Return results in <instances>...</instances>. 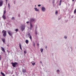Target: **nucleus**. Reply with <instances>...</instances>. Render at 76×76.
Masks as SVG:
<instances>
[{
  "label": "nucleus",
  "mask_w": 76,
  "mask_h": 76,
  "mask_svg": "<svg viewBox=\"0 0 76 76\" xmlns=\"http://www.w3.org/2000/svg\"><path fill=\"white\" fill-rule=\"evenodd\" d=\"M12 76H15V75H12Z\"/></svg>",
  "instance_id": "obj_46"
},
{
  "label": "nucleus",
  "mask_w": 76,
  "mask_h": 76,
  "mask_svg": "<svg viewBox=\"0 0 76 76\" xmlns=\"http://www.w3.org/2000/svg\"><path fill=\"white\" fill-rule=\"evenodd\" d=\"M76 9L74 11V13L75 14H76Z\"/></svg>",
  "instance_id": "obj_23"
},
{
  "label": "nucleus",
  "mask_w": 76,
  "mask_h": 76,
  "mask_svg": "<svg viewBox=\"0 0 76 76\" xmlns=\"http://www.w3.org/2000/svg\"><path fill=\"white\" fill-rule=\"evenodd\" d=\"M28 35L29 37H30V36H31V34L29 33H28Z\"/></svg>",
  "instance_id": "obj_30"
},
{
  "label": "nucleus",
  "mask_w": 76,
  "mask_h": 76,
  "mask_svg": "<svg viewBox=\"0 0 76 76\" xmlns=\"http://www.w3.org/2000/svg\"><path fill=\"white\" fill-rule=\"evenodd\" d=\"M57 72H60V70L58 69L57 71Z\"/></svg>",
  "instance_id": "obj_36"
},
{
  "label": "nucleus",
  "mask_w": 76,
  "mask_h": 76,
  "mask_svg": "<svg viewBox=\"0 0 76 76\" xmlns=\"http://www.w3.org/2000/svg\"><path fill=\"white\" fill-rule=\"evenodd\" d=\"M2 18H3L4 20H6V16H4V15L3 14V15L2 16Z\"/></svg>",
  "instance_id": "obj_9"
},
{
  "label": "nucleus",
  "mask_w": 76,
  "mask_h": 76,
  "mask_svg": "<svg viewBox=\"0 0 76 76\" xmlns=\"http://www.w3.org/2000/svg\"><path fill=\"white\" fill-rule=\"evenodd\" d=\"M37 45L38 46H39V43H37Z\"/></svg>",
  "instance_id": "obj_43"
},
{
  "label": "nucleus",
  "mask_w": 76,
  "mask_h": 76,
  "mask_svg": "<svg viewBox=\"0 0 76 76\" xmlns=\"http://www.w3.org/2000/svg\"><path fill=\"white\" fill-rule=\"evenodd\" d=\"M6 13V10H5L4 12V14Z\"/></svg>",
  "instance_id": "obj_26"
},
{
  "label": "nucleus",
  "mask_w": 76,
  "mask_h": 76,
  "mask_svg": "<svg viewBox=\"0 0 76 76\" xmlns=\"http://www.w3.org/2000/svg\"><path fill=\"white\" fill-rule=\"evenodd\" d=\"M11 19L15 20V17H12V18Z\"/></svg>",
  "instance_id": "obj_27"
},
{
  "label": "nucleus",
  "mask_w": 76,
  "mask_h": 76,
  "mask_svg": "<svg viewBox=\"0 0 76 76\" xmlns=\"http://www.w3.org/2000/svg\"><path fill=\"white\" fill-rule=\"evenodd\" d=\"M40 50L41 53H42L43 52V49H41Z\"/></svg>",
  "instance_id": "obj_21"
},
{
  "label": "nucleus",
  "mask_w": 76,
  "mask_h": 76,
  "mask_svg": "<svg viewBox=\"0 0 76 76\" xmlns=\"http://www.w3.org/2000/svg\"><path fill=\"white\" fill-rule=\"evenodd\" d=\"M41 5L40 4L38 5V7H40V6H41Z\"/></svg>",
  "instance_id": "obj_33"
},
{
  "label": "nucleus",
  "mask_w": 76,
  "mask_h": 76,
  "mask_svg": "<svg viewBox=\"0 0 76 76\" xmlns=\"http://www.w3.org/2000/svg\"><path fill=\"white\" fill-rule=\"evenodd\" d=\"M18 17H19V18H20V15H18Z\"/></svg>",
  "instance_id": "obj_34"
},
{
  "label": "nucleus",
  "mask_w": 76,
  "mask_h": 76,
  "mask_svg": "<svg viewBox=\"0 0 76 76\" xmlns=\"http://www.w3.org/2000/svg\"><path fill=\"white\" fill-rule=\"evenodd\" d=\"M42 10L43 12H45V8L44 7H43L42 8Z\"/></svg>",
  "instance_id": "obj_7"
},
{
  "label": "nucleus",
  "mask_w": 76,
  "mask_h": 76,
  "mask_svg": "<svg viewBox=\"0 0 76 76\" xmlns=\"http://www.w3.org/2000/svg\"><path fill=\"white\" fill-rule=\"evenodd\" d=\"M30 28H33V26H32V25L31 23H30Z\"/></svg>",
  "instance_id": "obj_18"
},
{
  "label": "nucleus",
  "mask_w": 76,
  "mask_h": 76,
  "mask_svg": "<svg viewBox=\"0 0 76 76\" xmlns=\"http://www.w3.org/2000/svg\"><path fill=\"white\" fill-rule=\"evenodd\" d=\"M34 62V61H32L31 62L33 66H35V63Z\"/></svg>",
  "instance_id": "obj_14"
},
{
  "label": "nucleus",
  "mask_w": 76,
  "mask_h": 76,
  "mask_svg": "<svg viewBox=\"0 0 76 76\" xmlns=\"http://www.w3.org/2000/svg\"><path fill=\"white\" fill-rule=\"evenodd\" d=\"M55 2V1H53V3H54Z\"/></svg>",
  "instance_id": "obj_35"
},
{
  "label": "nucleus",
  "mask_w": 76,
  "mask_h": 76,
  "mask_svg": "<svg viewBox=\"0 0 76 76\" xmlns=\"http://www.w3.org/2000/svg\"><path fill=\"white\" fill-rule=\"evenodd\" d=\"M3 1L2 0H0V7H1L3 6Z\"/></svg>",
  "instance_id": "obj_6"
},
{
  "label": "nucleus",
  "mask_w": 76,
  "mask_h": 76,
  "mask_svg": "<svg viewBox=\"0 0 76 76\" xmlns=\"http://www.w3.org/2000/svg\"><path fill=\"white\" fill-rule=\"evenodd\" d=\"M15 31H16V32H18V29H16L15 30Z\"/></svg>",
  "instance_id": "obj_25"
},
{
  "label": "nucleus",
  "mask_w": 76,
  "mask_h": 76,
  "mask_svg": "<svg viewBox=\"0 0 76 76\" xmlns=\"http://www.w3.org/2000/svg\"><path fill=\"white\" fill-rule=\"evenodd\" d=\"M2 33L3 34V36L4 37H6L7 31L4 30H3L2 31Z\"/></svg>",
  "instance_id": "obj_1"
},
{
  "label": "nucleus",
  "mask_w": 76,
  "mask_h": 76,
  "mask_svg": "<svg viewBox=\"0 0 76 76\" xmlns=\"http://www.w3.org/2000/svg\"><path fill=\"white\" fill-rule=\"evenodd\" d=\"M64 38L65 39H66L67 38V37H64Z\"/></svg>",
  "instance_id": "obj_39"
},
{
  "label": "nucleus",
  "mask_w": 76,
  "mask_h": 76,
  "mask_svg": "<svg viewBox=\"0 0 76 76\" xmlns=\"http://www.w3.org/2000/svg\"><path fill=\"white\" fill-rule=\"evenodd\" d=\"M1 50L2 51H4V53H5V50H4V49L2 47H1Z\"/></svg>",
  "instance_id": "obj_8"
},
{
  "label": "nucleus",
  "mask_w": 76,
  "mask_h": 76,
  "mask_svg": "<svg viewBox=\"0 0 76 76\" xmlns=\"http://www.w3.org/2000/svg\"><path fill=\"white\" fill-rule=\"evenodd\" d=\"M35 34H36L37 35L38 34V33H37V29H36V31L35 32Z\"/></svg>",
  "instance_id": "obj_24"
},
{
  "label": "nucleus",
  "mask_w": 76,
  "mask_h": 76,
  "mask_svg": "<svg viewBox=\"0 0 76 76\" xmlns=\"http://www.w3.org/2000/svg\"><path fill=\"white\" fill-rule=\"evenodd\" d=\"M24 54H26V51L25 50L24 51Z\"/></svg>",
  "instance_id": "obj_32"
},
{
  "label": "nucleus",
  "mask_w": 76,
  "mask_h": 76,
  "mask_svg": "<svg viewBox=\"0 0 76 76\" xmlns=\"http://www.w3.org/2000/svg\"><path fill=\"white\" fill-rule=\"evenodd\" d=\"M1 60V55H0V61Z\"/></svg>",
  "instance_id": "obj_31"
},
{
  "label": "nucleus",
  "mask_w": 76,
  "mask_h": 76,
  "mask_svg": "<svg viewBox=\"0 0 76 76\" xmlns=\"http://www.w3.org/2000/svg\"><path fill=\"white\" fill-rule=\"evenodd\" d=\"M25 41L26 43V44H28L29 43V41L28 40H26Z\"/></svg>",
  "instance_id": "obj_13"
},
{
  "label": "nucleus",
  "mask_w": 76,
  "mask_h": 76,
  "mask_svg": "<svg viewBox=\"0 0 76 76\" xmlns=\"http://www.w3.org/2000/svg\"><path fill=\"white\" fill-rule=\"evenodd\" d=\"M1 75H2V76H5V74H4V73L1 72Z\"/></svg>",
  "instance_id": "obj_15"
},
{
  "label": "nucleus",
  "mask_w": 76,
  "mask_h": 76,
  "mask_svg": "<svg viewBox=\"0 0 76 76\" xmlns=\"http://www.w3.org/2000/svg\"><path fill=\"white\" fill-rule=\"evenodd\" d=\"M32 28L30 27V30H32Z\"/></svg>",
  "instance_id": "obj_38"
},
{
  "label": "nucleus",
  "mask_w": 76,
  "mask_h": 76,
  "mask_svg": "<svg viewBox=\"0 0 76 76\" xmlns=\"http://www.w3.org/2000/svg\"><path fill=\"white\" fill-rule=\"evenodd\" d=\"M8 8H9V9H10V3H9L8 4Z\"/></svg>",
  "instance_id": "obj_19"
},
{
  "label": "nucleus",
  "mask_w": 76,
  "mask_h": 76,
  "mask_svg": "<svg viewBox=\"0 0 76 76\" xmlns=\"http://www.w3.org/2000/svg\"><path fill=\"white\" fill-rule=\"evenodd\" d=\"M5 3L6 4H7V0H5Z\"/></svg>",
  "instance_id": "obj_28"
},
{
  "label": "nucleus",
  "mask_w": 76,
  "mask_h": 76,
  "mask_svg": "<svg viewBox=\"0 0 76 76\" xmlns=\"http://www.w3.org/2000/svg\"><path fill=\"white\" fill-rule=\"evenodd\" d=\"M33 45L34 47H35V42L34 41H33Z\"/></svg>",
  "instance_id": "obj_22"
},
{
  "label": "nucleus",
  "mask_w": 76,
  "mask_h": 76,
  "mask_svg": "<svg viewBox=\"0 0 76 76\" xmlns=\"http://www.w3.org/2000/svg\"><path fill=\"white\" fill-rule=\"evenodd\" d=\"M26 23H29V21H27L26 22Z\"/></svg>",
  "instance_id": "obj_40"
},
{
  "label": "nucleus",
  "mask_w": 76,
  "mask_h": 76,
  "mask_svg": "<svg viewBox=\"0 0 76 76\" xmlns=\"http://www.w3.org/2000/svg\"><path fill=\"white\" fill-rule=\"evenodd\" d=\"M7 45V47H9V45Z\"/></svg>",
  "instance_id": "obj_41"
},
{
  "label": "nucleus",
  "mask_w": 76,
  "mask_h": 76,
  "mask_svg": "<svg viewBox=\"0 0 76 76\" xmlns=\"http://www.w3.org/2000/svg\"><path fill=\"white\" fill-rule=\"evenodd\" d=\"M40 63L42 64V62H41V61H40Z\"/></svg>",
  "instance_id": "obj_44"
},
{
  "label": "nucleus",
  "mask_w": 76,
  "mask_h": 76,
  "mask_svg": "<svg viewBox=\"0 0 76 76\" xmlns=\"http://www.w3.org/2000/svg\"><path fill=\"white\" fill-rule=\"evenodd\" d=\"M14 4H16V3L15 2V1H14Z\"/></svg>",
  "instance_id": "obj_37"
},
{
  "label": "nucleus",
  "mask_w": 76,
  "mask_h": 76,
  "mask_svg": "<svg viewBox=\"0 0 76 76\" xmlns=\"http://www.w3.org/2000/svg\"><path fill=\"white\" fill-rule=\"evenodd\" d=\"M36 21V20H35V19L33 18H30L29 20L30 23H32V22H34V21Z\"/></svg>",
  "instance_id": "obj_2"
},
{
  "label": "nucleus",
  "mask_w": 76,
  "mask_h": 76,
  "mask_svg": "<svg viewBox=\"0 0 76 76\" xmlns=\"http://www.w3.org/2000/svg\"><path fill=\"white\" fill-rule=\"evenodd\" d=\"M7 51H8V50H7Z\"/></svg>",
  "instance_id": "obj_50"
},
{
  "label": "nucleus",
  "mask_w": 76,
  "mask_h": 76,
  "mask_svg": "<svg viewBox=\"0 0 76 76\" xmlns=\"http://www.w3.org/2000/svg\"><path fill=\"white\" fill-rule=\"evenodd\" d=\"M2 41H3V43H5V44H6V42H5V39H2Z\"/></svg>",
  "instance_id": "obj_10"
},
{
  "label": "nucleus",
  "mask_w": 76,
  "mask_h": 76,
  "mask_svg": "<svg viewBox=\"0 0 76 76\" xmlns=\"http://www.w3.org/2000/svg\"><path fill=\"white\" fill-rule=\"evenodd\" d=\"M72 1H75V0H72Z\"/></svg>",
  "instance_id": "obj_45"
},
{
  "label": "nucleus",
  "mask_w": 76,
  "mask_h": 76,
  "mask_svg": "<svg viewBox=\"0 0 76 76\" xmlns=\"http://www.w3.org/2000/svg\"><path fill=\"white\" fill-rule=\"evenodd\" d=\"M35 7H36V5H35Z\"/></svg>",
  "instance_id": "obj_47"
},
{
  "label": "nucleus",
  "mask_w": 76,
  "mask_h": 76,
  "mask_svg": "<svg viewBox=\"0 0 76 76\" xmlns=\"http://www.w3.org/2000/svg\"><path fill=\"white\" fill-rule=\"evenodd\" d=\"M71 48H72V47H71Z\"/></svg>",
  "instance_id": "obj_48"
},
{
  "label": "nucleus",
  "mask_w": 76,
  "mask_h": 76,
  "mask_svg": "<svg viewBox=\"0 0 76 76\" xmlns=\"http://www.w3.org/2000/svg\"><path fill=\"white\" fill-rule=\"evenodd\" d=\"M29 38L30 39L31 41H32V36H30Z\"/></svg>",
  "instance_id": "obj_20"
},
{
  "label": "nucleus",
  "mask_w": 76,
  "mask_h": 76,
  "mask_svg": "<svg viewBox=\"0 0 76 76\" xmlns=\"http://www.w3.org/2000/svg\"><path fill=\"white\" fill-rule=\"evenodd\" d=\"M25 25H23L21 27V30L22 31H23L25 30Z\"/></svg>",
  "instance_id": "obj_5"
},
{
  "label": "nucleus",
  "mask_w": 76,
  "mask_h": 76,
  "mask_svg": "<svg viewBox=\"0 0 76 76\" xmlns=\"http://www.w3.org/2000/svg\"><path fill=\"white\" fill-rule=\"evenodd\" d=\"M19 47H20V50H22V47L21 46V44H20H20Z\"/></svg>",
  "instance_id": "obj_16"
},
{
  "label": "nucleus",
  "mask_w": 76,
  "mask_h": 76,
  "mask_svg": "<svg viewBox=\"0 0 76 76\" xmlns=\"http://www.w3.org/2000/svg\"><path fill=\"white\" fill-rule=\"evenodd\" d=\"M11 64H12V66L13 67H16V65H17L18 63L17 62H15L14 63L12 62Z\"/></svg>",
  "instance_id": "obj_3"
},
{
  "label": "nucleus",
  "mask_w": 76,
  "mask_h": 76,
  "mask_svg": "<svg viewBox=\"0 0 76 76\" xmlns=\"http://www.w3.org/2000/svg\"><path fill=\"white\" fill-rule=\"evenodd\" d=\"M56 15L58 14V12L57 11L56 12Z\"/></svg>",
  "instance_id": "obj_29"
},
{
  "label": "nucleus",
  "mask_w": 76,
  "mask_h": 76,
  "mask_svg": "<svg viewBox=\"0 0 76 76\" xmlns=\"http://www.w3.org/2000/svg\"><path fill=\"white\" fill-rule=\"evenodd\" d=\"M22 72H23V73H25L26 72V69H22Z\"/></svg>",
  "instance_id": "obj_11"
},
{
  "label": "nucleus",
  "mask_w": 76,
  "mask_h": 76,
  "mask_svg": "<svg viewBox=\"0 0 76 76\" xmlns=\"http://www.w3.org/2000/svg\"><path fill=\"white\" fill-rule=\"evenodd\" d=\"M16 75H18V74H16Z\"/></svg>",
  "instance_id": "obj_49"
},
{
  "label": "nucleus",
  "mask_w": 76,
  "mask_h": 76,
  "mask_svg": "<svg viewBox=\"0 0 76 76\" xmlns=\"http://www.w3.org/2000/svg\"><path fill=\"white\" fill-rule=\"evenodd\" d=\"M34 9H35V11H36V12H38L39 11V10H38V9H37V8L36 7L34 8Z\"/></svg>",
  "instance_id": "obj_12"
},
{
  "label": "nucleus",
  "mask_w": 76,
  "mask_h": 76,
  "mask_svg": "<svg viewBox=\"0 0 76 76\" xmlns=\"http://www.w3.org/2000/svg\"><path fill=\"white\" fill-rule=\"evenodd\" d=\"M7 32H8L9 35H10V36H11V37H13V33L11 32V31H8Z\"/></svg>",
  "instance_id": "obj_4"
},
{
  "label": "nucleus",
  "mask_w": 76,
  "mask_h": 76,
  "mask_svg": "<svg viewBox=\"0 0 76 76\" xmlns=\"http://www.w3.org/2000/svg\"><path fill=\"white\" fill-rule=\"evenodd\" d=\"M45 48H47V46H45Z\"/></svg>",
  "instance_id": "obj_42"
},
{
  "label": "nucleus",
  "mask_w": 76,
  "mask_h": 76,
  "mask_svg": "<svg viewBox=\"0 0 76 76\" xmlns=\"http://www.w3.org/2000/svg\"><path fill=\"white\" fill-rule=\"evenodd\" d=\"M62 1L61 0H60L59 4V6H61V2Z\"/></svg>",
  "instance_id": "obj_17"
}]
</instances>
